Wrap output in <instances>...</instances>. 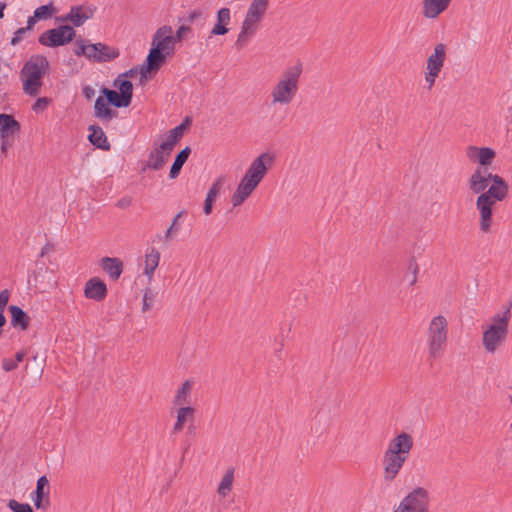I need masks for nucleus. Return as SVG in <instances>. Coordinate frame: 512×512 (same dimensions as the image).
Wrapping results in <instances>:
<instances>
[{
  "label": "nucleus",
  "mask_w": 512,
  "mask_h": 512,
  "mask_svg": "<svg viewBox=\"0 0 512 512\" xmlns=\"http://www.w3.org/2000/svg\"><path fill=\"white\" fill-rule=\"evenodd\" d=\"M20 131V124L12 115L0 114V137L12 138Z\"/></svg>",
  "instance_id": "nucleus-25"
},
{
  "label": "nucleus",
  "mask_w": 512,
  "mask_h": 512,
  "mask_svg": "<svg viewBox=\"0 0 512 512\" xmlns=\"http://www.w3.org/2000/svg\"><path fill=\"white\" fill-rule=\"evenodd\" d=\"M82 93L88 100H91L95 96L96 91L91 86H84Z\"/></svg>",
  "instance_id": "nucleus-46"
},
{
  "label": "nucleus",
  "mask_w": 512,
  "mask_h": 512,
  "mask_svg": "<svg viewBox=\"0 0 512 512\" xmlns=\"http://www.w3.org/2000/svg\"><path fill=\"white\" fill-rule=\"evenodd\" d=\"M188 29L189 28L186 27V26H180L179 27V29L177 30L176 35H175L176 42L181 40V38L183 37L184 33L186 31H188Z\"/></svg>",
  "instance_id": "nucleus-48"
},
{
  "label": "nucleus",
  "mask_w": 512,
  "mask_h": 512,
  "mask_svg": "<svg viewBox=\"0 0 512 512\" xmlns=\"http://www.w3.org/2000/svg\"><path fill=\"white\" fill-rule=\"evenodd\" d=\"M213 202H214L213 200H209L208 198H205L203 211L206 215H210L212 213Z\"/></svg>",
  "instance_id": "nucleus-47"
},
{
  "label": "nucleus",
  "mask_w": 512,
  "mask_h": 512,
  "mask_svg": "<svg viewBox=\"0 0 512 512\" xmlns=\"http://www.w3.org/2000/svg\"><path fill=\"white\" fill-rule=\"evenodd\" d=\"M10 293L8 290L0 292V312H4L6 305L8 304Z\"/></svg>",
  "instance_id": "nucleus-44"
},
{
  "label": "nucleus",
  "mask_w": 512,
  "mask_h": 512,
  "mask_svg": "<svg viewBox=\"0 0 512 512\" xmlns=\"http://www.w3.org/2000/svg\"><path fill=\"white\" fill-rule=\"evenodd\" d=\"M231 21V13L228 8H221L217 13V23L211 30V36L213 35H225L229 29L227 26Z\"/></svg>",
  "instance_id": "nucleus-26"
},
{
  "label": "nucleus",
  "mask_w": 512,
  "mask_h": 512,
  "mask_svg": "<svg viewBox=\"0 0 512 512\" xmlns=\"http://www.w3.org/2000/svg\"><path fill=\"white\" fill-rule=\"evenodd\" d=\"M5 7H6V4H5V3L0 2V18H2V17H3V15H4V14H3V11H4Z\"/></svg>",
  "instance_id": "nucleus-54"
},
{
  "label": "nucleus",
  "mask_w": 512,
  "mask_h": 512,
  "mask_svg": "<svg viewBox=\"0 0 512 512\" xmlns=\"http://www.w3.org/2000/svg\"><path fill=\"white\" fill-rule=\"evenodd\" d=\"M37 21H40V20L38 18H35V14H33V16L29 17L27 20V26L25 27L26 31L32 29Z\"/></svg>",
  "instance_id": "nucleus-49"
},
{
  "label": "nucleus",
  "mask_w": 512,
  "mask_h": 512,
  "mask_svg": "<svg viewBox=\"0 0 512 512\" xmlns=\"http://www.w3.org/2000/svg\"><path fill=\"white\" fill-rule=\"evenodd\" d=\"M84 295L94 301H102L107 295L106 284L99 278H91L85 284Z\"/></svg>",
  "instance_id": "nucleus-22"
},
{
  "label": "nucleus",
  "mask_w": 512,
  "mask_h": 512,
  "mask_svg": "<svg viewBox=\"0 0 512 512\" xmlns=\"http://www.w3.org/2000/svg\"><path fill=\"white\" fill-rule=\"evenodd\" d=\"M114 85L118 87L119 94L122 98L131 103L133 96V85L127 79H123V76H118L114 82Z\"/></svg>",
  "instance_id": "nucleus-34"
},
{
  "label": "nucleus",
  "mask_w": 512,
  "mask_h": 512,
  "mask_svg": "<svg viewBox=\"0 0 512 512\" xmlns=\"http://www.w3.org/2000/svg\"><path fill=\"white\" fill-rule=\"evenodd\" d=\"M496 203L481 194L477 197L476 208L479 212V229L488 233L492 227V208Z\"/></svg>",
  "instance_id": "nucleus-15"
},
{
  "label": "nucleus",
  "mask_w": 512,
  "mask_h": 512,
  "mask_svg": "<svg viewBox=\"0 0 512 512\" xmlns=\"http://www.w3.org/2000/svg\"><path fill=\"white\" fill-rule=\"evenodd\" d=\"M176 38L170 26L164 25L155 32L146 63L140 70V81L147 80L148 74L157 72L166 58L174 54Z\"/></svg>",
  "instance_id": "nucleus-2"
},
{
  "label": "nucleus",
  "mask_w": 512,
  "mask_h": 512,
  "mask_svg": "<svg viewBox=\"0 0 512 512\" xmlns=\"http://www.w3.org/2000/svg\"><path fill=\"white\" fill-rule=\"evenodd\" d=\"M408 459L384 450L382 456V476L385 482L396 479Z\"/></svg>",
  "instance_id": "nucleus-12"
},
{
  "label": "nucleus",
  "mask_w": 512,
  "mask_h": 512,
  "mask_svg": "<svg viewBox=\"0 0 512 512\" xmlns=\"http://www.w3.org/2000/svg\"><path fill=\"white\" fill-rule=\"evenodd\" d=\"M225 183V178L223 176L218 177L211 185L210 189L207 192L206 198L209 200L215 201L219 196L223 185Z\"/></svg>",
  "instance_id": "nucleus-38"
},
{
  "label": "nucleus",
  "mask_w": 512,
  "mask_h": 512,
  "mask_svg": "<svg viewBox=\"0 0 512 512\" xmlns=\"http://www.w3.org/2000/svg\"><path fill=\"white\" fill-rule=\"evenodd\" d=\"M489 176H494V174L488 172L485 168L477 167L468 179L470 191L479 195L485 193L489 182H491Z\"/></svg>",
  "instance_id": "nucleus-19"
},
{
  "label": "nucleus",
  "mask_w": 512,
  "mask_h": 512,
  "mask_svg": "<svg viewBox=\"0 0 512 512\" xmlns=\"http://www.w3.org/2000/svg\"><path fill=\"white\" fill-rule=\"evenodd\" d=\"M183 126L179 125L164 135L160 142H155L151 149L145 169L158 171L164 167L175 145L182 137Z\"/></svg>",
  "instance_id": "nucleus-7"
},
{
  "label": "nucleus",
  "mask_w": 512,
  "mask_h": 512,
  "mask_svg": "<svg viewBox=\"0 0 512 512\" xmlns=\"http://www.w3.org/2000/svg\"><path fill=\"white\" fill-rule=\"evenodd\" d=\"M155 300V293L147 288L144 290L142 299V312H148L152 309Z\"/></svg>",
  "instance_id": "nucleus-39"
},
{
  "label": "nucleus",
  "mask_w": 512,
  "mask_h": 512,
  "mask_svg": "<svg viewBox=\"0 0 512 512\" xmlns=\"http://www.w3.org/2000/svg\"><path fill=\"white\" fill-rule=\"evenodd\" d=\"M160 262V252L150 247L146 250L144 259L143 274L147 277L148 282H151L154 278L155 270L157 269Z\"/></svg>",
  "instance_id": "nucleus-23"
},
{
  "label": "nucleus",
  "mask_w": 512,
  "mask_h": 512,
  "mask_svg": "<svg viewBox=\"0 0 512 512\" xmlns=\"http://www.w3.org/2000/svg\"><path fill=\"white\" fill-rule=\"evenodd\" d=\"M191 153V149L189 147H185L182 151H180L175 160L174 163L171 166L169 177L171 179H175L178 177L183 165L187 161L189 155Z\"/></svg>",
  "instance_id": "nucleus-33"
},
{
  "label": "nucleus",
  "mask_w": 512,
  "mask_h": 512,
  "mask_svg": "<svg viewBox=\"0 0 512 512\" xmlns=\"http://www.w3.org/2000/svg\"><path fill=\"white\" fill-rule=\"evenodd\" d=\"M234 482V468H229L224 473L218 488L217 493L222 497L225 498L228 496V494L231 492Z\"/></svg>",
  "instance_id": "nucleus-32"
},
{
  "label": "nucleus",
  "mask_w": 512,
  "mask_h": 512,
  "mask_svg": "<svg viewBox=\"0 0 512 512\" xmlns=\"http://www.w3.org/2000/svg\"><path fill=\"white\" fill-rule=\"evenodd\" d=\"M137 69H130L129 71L120 74L119 76H123V79H127L128 77H134L137 74Z\"/></svg>",
  "instance_id": "nucleus-51"
},
{
  "label": "nucleus",
  "mask_w": 512,
  "mask_h": 512,
  "mask_svg": "<svg viewBox=\"0 0 512 512\" xmlns=\"http://www.w3.org/2000/svg\"><path fill=\"white\" fill-rule=\"evenodd\" d=\"M489 178L491 179L492 184L488 190L481 195L487 197L489 200H492L494 203L503 201L508 195V184L498 174L489 176Z\"/></svg>",
  "instance_id": "nucleus-20"
},
{
  "label": "nucleus",
  "mask_w": 512,
  "mask_h": 512,
  "mask_svg": "<svg viewBox=\"0 0 512 512\" xmlns=\"http://www.w3.org/2000/svg\"><path fill=\"white\" fill-rule=\"evenodd\" d=\"M102 93L106 96V101L115 107H128L130 105L128 101L124 100L122 96L114 90L103 88Z\"/></svg>",
  "instance_id": "nucleus-36"
},
{
  "label": "nucleus",
  "mask_w": 512,
  "mask_h": 512,
  "mask_svg": "<svg viewBox=\"0 0 512 512\" xmlns=\"http://www.w3.org/2000/svg\"><path fill=\"white\" fill-rule=\"evenodd\" d=\"M26 33V28H19L11 39L12 45H17L23 38V35Z\"/></svg>",
  "instance_id": "nucleus-45"
},
{
  "label": "nucleus",
  "mask_w": 512,
  "mask_h": 512,
  "mask_svg": "<svg viewBox=\"0 0 512 512\" xmlns=\"http://www.w3.org/2000/svg\"><path fill=\"white\" fill-rule=\"evenodd\" d=\"M194 386V381L191 379L185 380L176 390L173 397L174 406H190L191 393Z\"/></svg>",
  "instance_id": "nucleus-24"
},
{
  "label": "nucleus",
  "mask_w": 512,
  "mask_h": 512,
  "mask_svg": "<svg viewBox=\"0 0 512 512\" xmlns=\"http://www.w3.org/2000/svg\"><path fill=\"white\" fill-rule=\"evenodd\" d=\"M31 499L37 509L46 510L50 506V484L45 475L38 478L36 490L31 494Z\"/></svg>",
  "instance_id": "nucleus-17"
},
{
  "label": "nucleus",
  "mask_w": 512,
  "mask_h": 512,
  "mask_svg": "<svg viewBox=\"0 0 512 512\" xmlns=\"http://www.w3.org/2000/svg\"><path fill=\"white\" fill-rule=\"evenodd\" d=\"M95 117L109 121L115 116V112L109 107V103L103 98L98 97L94 105Z\"/></svg>",
  "instance_id": "nucleus-31"
},
{
  "label": "nucleus",
  "mask_w": 512,
  "mask_h": 512,
  "mask_svg": "<svg viewBox=\"0 0 512 512\" xmlns=\"http://www.w3.org/2000/svg\"><path fill=\"white\" fill-rule=\"evenodd\" d=\"M268 5L269 0H251L235 42L239 49L243 48L249 39L258 31L260 23L268 9Z\"/></svg>",
  "instance_id": "nucleus-8"
},
{
  "label": "nucleus",
  "mask_w": 512,
  "mask_h": 512,
  "mask_svg": "<svg viewBox=\"0 0 512 512\" xmlns=\"http://www.w3.org/2000/svg\"><path fill=\"white\" fill-rule=\"evenodd\" d=\"M75 54L77 56H85L88 59V44H85L84 41L80 40L75 43Z\"/></svg>",
  "instance_id": "nucleus-42"
},
{
  "label": "nucleus",
  "mask_w": 512,
  "mask_h": 512,
  "mask_svg": "<svg viewBox=\"0 0 512 512\" xmlns=\"http://www.w3.org/2000/svg\"><path fill=\"white\" fill-rule=\"evenodd\" d=\"M18 367L17 361H14L12 358H4L2 360V368L6 372H10L15 370Z\"/></svg>",
  "instance_id": "nucleus-43"
},
{
  "label": "nucleus",
  "mask_w": 512,
  "mask_h": 512,
  "mask_svg": "<svg viewBox=\"0 0 512 512\" xmlns=\"http://www.w3.org/2000/svg\"><path fill=\"white\" fill-rule=\"evenodd\" d=\"M101 266L113 280H117L123 271V263L118 258L105 257L101 260Z\"/></svg>",
  "instance_id": "nucleus-28"
},
{
  "label": "nucleus",
  "mask_w": 512,
  "mask_h": 512,
  "mask_svg": "<svg viewBox=\"0 0 512 512\" xmlns=\"http://www.w3.org/2000/svg\"><path fill=\"white\" fill-rule=\"evenodd\" d=\"M465 155L471 163L478 164L479 167L486 169V167L493 163L496 152L490 147L469 145L465 149Z\"/></svg>",
  "instance_id": "nucleus-14"
},
{
  "label": "nucleus",
  "mask_w": 512,
  "mask_h": 512,
  "mask_svg": "<svg viewBox=\"0 0 512 512\" xmlns=\"http://www.w3.org/2000/svg\"><path fill=\"white\" fill-rule=\"evenodd\" d=\"M302 72L303 64L297 61L281 73L270 91L273 106H288L295 100L299 91Z\"/></svg>",
  "instance_id": "nucleus-3"
},
{
  "label": "nucleus",
  "mask_w": 512,
  "mask_h": 512,
  "mask_svg": "<svg viewBox=\"0 0 512 512\" xmlns=\"http://www.w3.org/2000/svg\"><path fill=\"white\" fill-rule=\"evenodd\" d=\"M24 356H25V353L20 351V352H17L16 355H15V359H13L14 361H17V364H19L20 362L23 361L24 359Z\"/></svg>",
  "instance_id": "nucleus-52"
},
{
  "label": "nucleus",
  "mask_w": 512,
  "mask_h": 512,
  "mask_svg": "<svg viewBox=\"0 0 512 512\" xmlns=\"http://www.w3.org/2000/svg\"><path fill=\"white\" fill-rule=\"evenodd\" d=\"M95 8L91 5L72 6L70 11L59 18L62 22H71L74 26H82L87 20L94 15Z\"/></svg>",
  "instance_id": "nucleus-16"
},
{
  "label": "nucleus",
  "mask_w": 512,
  "mask_h": 512,
  "mask_svg": "<svg viewBox=\"0 0 512 512\" xmlns=\"http://www.w3.org/2000/svg\"><path fill=\"white\" fill-rule=\"evenodd\" d=\"M417 271H418V266L415 265L414 266V269H413V273H414V276H413V280H412V284H414L416 282V274H417Z\"/></svg>",
  "instance_id": "nucleus-53"
},
{
  "label": "nucleus",
  "mask_w": 512,
  "mask_h": 512,
  "mask_svg": "<svg viewBox=\"0 0 512 512\" xmlns=\"http://www.w3.org/2000/svg\"><path fill=\"white\" fill-rule=\"evenodd\" d=\"M51 100L47 97H41V98H38L35 103L33 104V107L32 109L36 112V113H39V112H42L44 111L48 105L50 104Z\"/></svg>",
  "instance_id": "nucleus-41"
},
{
  "label": "nucleus",
  "mask_w": 512,
  "mask_h": 512,
  "mask_svg": "<svg viewBox=\"0 0 512 512\" xmlns=\"http://www.w3.org/2000/svg\"><path fill=\"white\" fill-rule=\"evenodd\" d=\"M119 56L118 49L104 43L88 44V59L94 62H107Z\"/></svg>",
  "instance_id": "nucleus-18"
},
{
  "label": "nucleus",
  "mask_w": 512,
  "mask_h": 512,
  "mask_svg": "<svg viewBox=\"0 0 512 512\" xmlns=\"http://www.w3.org/2000/svg\"><path fill=\"white\" fill-rule=\"evenodd\" d=\"M447 56V46L444 43H438L434 46L426 60L424 80L428 88L431 89L440 76Z\"/></svg>",
  "instance_id": "nucleus-10"
},
{
  "label": "nucleus",
  "mask_w": 512,
  "mask_h": 512,
  "mask_svg": "<svg viewBox=\"0 0 512 512\" xmlns=\"http://www.w3.org/2000/svg\"><path fill=\"white\" fill-rule=\"evenodd\" d=\"M76 35L73 27L61 25L42 33L39 37V43L47 47H58L70 43Z\"/></svg>",
  "instance_id": "nucleus-11"
},
{
  "label": "nucleus",
  "mask_w": 512,
  "mask_h": 512,
  "mask_svg": "<svg viewBox=\"0 0 512 512\" xmlns=\"http://www.w3.org/2000/svg\"><path fill=\"white\" fill-rule=\"evenodd\" d=\"M11 313V324L14 327H20L21 330H26L29 325V317L27 314L18 306L12 305L9 307Z\"/></svg>",
  "instance_id": "nucleus-30"
},
{
  "label": "nucleus",
  "mask_w": 512,
  "mask_h": 512,
  "mask_svg": "<svg viewBox=\"0 0 512 512\" xmlns=\"http://www.w3.org/2000/svg\"><path fill=\"white\" fill-rule=\"evenodd\" d=\"M55 13L56 9L54 7L53 2H50L46 5H42L36 8L34 11L35 18H38L39 20H47L51 18Z\"/></svg>",
  "instance_id": "nucleus-37"
},
{
  "label": "nucleus",
  "mask_w": 512,
  "mask_h": 512,
  "mask_svg": "<svg viewBox=\"0 0 512 512\" xmlns=\"http://www.w3.org/2000/svg\"><path fill=\"white\" fill-rule=\"evenodd\" d=\"M90 134L88 136L89 141L96 147L109 150L110 144L103 130L99 126L91 125L89 127Z\"/></svg>",
  "instance_id": "nucleus-29"
},
{
  "label": "nucleus",
  "mask_w": 512,
  "mask_h": 512,
  "mask_svg": "<svg viewBox=\"0 0 512 512\" xmlns=\"http://www.w3.org/2000/svg\"><path fill=\"white\" fill-rule=\"evenodd\" d=\"M449 324L443 315L433 316L426 329L427 353L432 359L440 358L447 347Z\"/></svg>",
  "instance_id": "nucleus-6"
},
{
  "label": "nucleus",
  "mask_w": 512,
  "mask_h": 512,
  "mask_svg": "<svg viewBox=\"0 0 512 512\" xmlns=\"http://www.w3.org/2000/svg\"><path fill=\"white\" fill-rule=\"evenodd\" d=\"M1 140H2L1 150L3 153H6L8 150V147L10 146V143H9L10 138H1Z\"/></svg>",
  "instance_id": "nucleus-50"
},
{
  "label": "nucleus",
  "mask_w": 512,
  "mask_h": 512,
  "mask_svg": "<svg viewBox=\"0 0 512 512\" xmlns=\"http://www.w3.org/2000/svg\"><path fill=\"white\" fill-rule=\"evenodd\" d=\"M49 61L43 55L31 56L20 71V79L25 94L37 96L43 85V76L48 72Z\"/></svg>",
  "instance_id": "nucleus-5"
},
{
  "label": "nucleus",
  "mask_w": 512,
  "mask_h": 512,
  "mask_svg": "<svg viewBox=\"0 0 512 512\" xmlns=\"http://www.w3.org/2000/svg\"><path fill=\"white\" fill-rule=\"evenodd\" d=\"M176 407H177V411H176L177 418H176V422L173 426V432L179 433L183 430L184 425L188 421L193 420V417L195 414V409L191 406H176Z\"/></svg>",
  "instance_id": "nucleus-27"
},
{
  "label": "nucleus",
  "mask_w": 512,
  "mask_h": 512,
  "mask_svg": "<svg viewBox=\"0 0 512 512\" xmlns=\"http://www.w3.org/2000/svg\"><path fill=\"white\" fill-rule=\"evenodd\" d=\"M431 497L422 486L414 487L393 509V512H430Z\"/></svg>",
  "instance_id": "nucleus-9"
},
{
  "label": "nucleus",
  "mask_w": 512,
  "mask_h": 512,
  "mask_svg": "<svg viewBox=\"0 0 512 512\" xmlns=\"http://www.w3.org/2000/svg\"><path fill=\"white\" fill-rule=\"evenodd\" d=\"M8 507L13 512H33L32 507L28 503H20L14 499L9 500Z\"/></svg>",
  "instance_id": "nucleus-40"
},
{
  "label": "nucleus",
  "mask_w": 512,
  "mask_h": 512,
  "mask_svg": "<svg viewBox=\"0 0 512 512\" xmlns=\"http://www.w3.org/2000/svg\"><path fill=\"white\" fill-rule=\"evenodd\" d=\"M413 446V436L410 433L402 431L390 439L385 450L408 459Z\"/></svg>",
  "instance_id": "nucleus-13"
},
{
  "label": "nucleus",
  "mask_w": 512,
  "mask_h": 512,
  "mask_svg": "<svg viewBox=\"0 0 512 512\" xmlns=\"http://www.w3.org/2000/svg\"><path fill=\"white\" fill-rule=\"evenodd\" d=\"M274 162L275 155L270 152L261 153L251 162L231 197L233 207L240 206L249 198Z\"/></svg>",
  "instance_id": "nucleus-1"
},
{
  "label": "nucleus",
  "mask_w": 512,
  "mask_h": 512,
  "mask_svg": "<svg viewBox=\"0 0 512 512\" xmlns=\"http://www.w3.org/2000/svg\"><path fill=\"white\" fill-rule=\"evenodd\" d=\"M510 319V307L491 317L490 323L482 333V345L487 353L494 354L505 343L509 333Z\"/></svg>",
  "instance_id": "nucleus-4"
},
{
  "label": "nucleus",
  "mask_w": 512,
  "mask_h": 512,
  "mask_svg": "<svg viewBox=\"0 0 512 512\" xmlns=\"http://www.w3.org/2000/svg\"><path fill=\"white\" fill-rule=\"evenodd\" d=\"M452 0H422V15L427 19H436L447 10Z\"/></svg>",
  "instance_id": "nucleus-21"
},
{
  "label": "nucleus",
  "mask_w": 512,
  "mask_h": 512,
  "mask_svg": "<svg viewBox=\"0 0 512 512\" xmlns=\"http://www.w3.org/2000/svg\"><path fill=\"white\" fill-rule=\"evenodd\" d=\"M185 215H186V211H184V210L180 211L179 213H177L175 215L170 227L166 230V232L163 236V239L165 242H170L176 237V235L178 234V232L181 229L179 220H180V218L184 217Z\"/></svg>",
  "instance_id": "nucleus-35"
}]
</instances>
